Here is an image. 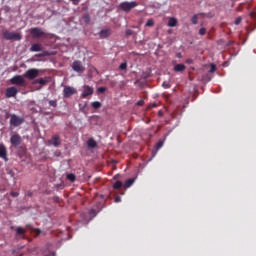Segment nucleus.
Segmentation results:
<instances>
[{"label":"nucleus","instance_id":"f257e3e1","mask_svg":"<svg viewBox=\"0 0 256 256\" xmlns=\"http://www.w3.org/2000/svg\"><path fill=\"white\" fill-rule=\"evenodd\" d=\"M3 37L6 41H21L23 39L21 33L9 32L8 30L3 31Z\"/></svg>","mask_w":256,"mask_h":256},{"label":"nucleus","instance_id":"f03ea898","mask_svg":"<svg viewBox=\"0 0 256 256\" xmlns=\"http://www.w3.org/2000/svg\"><path fill=\"white\" fill-rule=\"evenodd\" d=\"M25 76L23 75H15L10 79L11 85H17L18 87H26L27 82L25 81Z\"/></svg>","mask_w":256,"mask_h":256},{"label":"nucleus","instance_id":"7ed1b4c3","mask_svg":"<svg viewBox=\"0 0 256 256\" xmlns=\"http://www.w3.org/2000/svg\"><path fill=\"white\" fill-rule=\"evenodd\" d=\"M23 77H25L29 81H33V79H37V77H39V69L30 68L23 74Z\"/></svg>","mask_w":256,"mask_h":256},{"label":"nucleus","instance_id":"20e7f679","mask_svg":"<svg viewBox=\"0 0 256 256\" xmlns=\"http://www.w3.org/2000/svg\"><path fill=\"white\" fill-rule=\"evenodd\" d=\"M23 123H25V118L17 116L16 114L10 115V125L12 127H19V125H23Z\"/></svg>","mask_w":256,"mask_h":256},{"label":"nucleus","instance_id":"39448f33","mask_svg":"<svg viewBox=\"0 0 256 256\" xmlns=\"http://www.w3.org/2000/svg\"><path fill=\"white\" fill-rule=\"evenodd\" d=\"M137 2L132 1V2H122L120 3L119 7L121 11H124L125 13H129L132 9H135L137 7Z\"/></svg>","mask_w":256,"mask_h":256},{"label":"nucleus","instance_id":"423d86ee","mask_svg":"<svg viewBox=\"0 0 256 256\" xmlns=\"http://www.w3.org/2000/svg\"><path fill=\"white\" fill-rule=\"evenodd\" d=\"M30 33L35 39H39V37H45V32H43V30L39 27L31 28Z\"/></svg>","mask_w":256,"mask_h":256},{"label":"nucleus","instance_id":"0eeeda50","mask_svg":"<svg viewBox=\"0 0 256 256\" xmlns=\"http://www.w3.org/2000/svg\"><path fill=\"white\" fill-rule=\"evenodd\" d=\"M17 93H19V90L17 89V87L15 86L8 87L5 92V97L7 99H11V97H17Z\"/></svg>","mask_w":256,"mask_h":256},{"label":"nucleus","instance_id":"6e6552de","mask_svg":"<svg viewBox=\"0 0 256 256\" xmlns=\"http://www.w3.org/2000/svg\"><path fill=\"white\" fill-rule=\"evenodd\" d=\"M72 69L76 73H85V68L83 67V63L81 61L76 60L72 63Z\"/></svg>","mask_w":256,"mask_h":256},{"label":"nucleus","instance_id":"1a4fd4ad","mask_svg":"<svg viewBox=\"0 0 256 256\" xmlns=\"http://www.w3.org/2000/svg\"><path fill=\"white\" fill-rule=\"evenodd\" d=\"M77 93V90L74 87L71 86H65L63 90V95L66 99H69V97H72V95H75Z\"/></svg>","mask_w":256,"mask_h":256},{"label":"nucleus","instance_id":"9d476101","mask_svg":"<svg viewBox=\"0 0 256 256\" xmlns=\"http://www.w3.org/2000/svg\"><path fill=\"white\" fill-rule=\"evenodd\" d=\"M93 93H94L93 87H91L89 85H84L81 97H82V99H87L89 97V95H93Z\"/></svg>","mask_w":256,"mask_h":256},{"label":"nucleus","instance_id":"9b49d317","mask_svg":"<svg viewBox=\"0 0 256 256\" xmlns=\"http://www.w3.org/2000/svg\"><path fill=\"white\" fill-rule=\"evenodd\" d=\"M21 136L19 134H14L10 138V143L13 147H19L21 145Z\"/></svg>","mask_w":256,"mask_h":256},{"label":"nucleus","instance_id":"f8f14e48","mask_svg":"<svg viewBox=\"0 0 256 256\" xmlns=\"http://www.w3.org/2000/svg\"><path fill=\"white\" fill-rule=\"evenodd\" d=\"M50 145H53V147H59L61 145V138L58 134H55L52 136V139L48 141Z\"/></svg>","mask_w":256,"mask_h":256},{"label":"nucleus","instance_id":"ddd939ff","mask_svg":"<svg viewBox=\"0 0 256 256\" xmlns=\"http://www.w3.org/2000/svg\"><path fill=\"white\" fill-rule=\"evenodd\" d=\"M0 159H3V161H9V158L7 157V147H5V144H0Z\"/></svg>","mask_w":256,"mask_h":256},{"label":"nucleus","instance_id":"4468645a","mask_svg":"<svg viewBox=\"0 0 256 256\" xmlns=\"http://www.w3.org/2000/svg\"><path fill=\"white\" fill-rule=\"evenodd\" d=\"M111 29H104L99 32L100 39H107V37H111Z\"/></svg>","mask_w":256,"mask_h":256},{"label":"nucleus","instance_id":"2eb2a0df","mask_svg":"<svg viewBox=\"0 0 256 256\" xmlns=\"http://www.w3.org/2000/svg\"><path fill=\"white\" fill-rule=\"evenodd\" d=\"M30 51L32 53H37L39 51H43V46L39 43H34V44L31 45Z\"/></svg>","mask_w":256,"mask_h":256},{"label":"nucleus","instance_id":"dca6fc26","mask_svg":"<svg viewBox=\"0 0 256 256\" xmlns=\"http://www.w3.org/2000/svg\"><path fill=\"white\" fill-rule=\"evenodd\" d=\"M187 69V66H185V64H176L174 66V71L176 73H183V71H185Z\"/></svg>","mask_w":256,"mask_h":256},{"label":"nucleus","instance_id":"f3484780","mask_svg":"<svg viewBox=\"0 0 256 256\" xmlns=\"http://www.w3.org/2000/svg\"><path fill=\"white\" fill-rule=\"evenodd\" d=\"M25 233H27V230L23 229L22 227L16 228V235H18L20 239H25Z\"/></svg>","mask_w":256,"mask_h":256},{"label":"nucleus","instance_id":"a211bd4d","mask_svg":"<svg viewBox=\"0 0 256 256\" xmlns=\"http://www.w3.org/2000/svg\"><path fill=\"white\" fill-rule=\"evenodd\" d=\"M47 83H49V80L46 78H38L36 80H34V84L35 85H47Z\"/></svg>","mask_w":256,"mask_h":256},{"label":"nucleus","instance_id":"6ab92c4d","mask_svg":"<svg viewBox=\"0 0 256 256\" xmlns=\"http://www.w3.org/2000/svg\"><path fill=\"white\" fill-rule=\"evenodd\" d=\"M87 147H89V149H95L97 147V141L93 138H89L87 141Z\"/></svg>","mask_w":256,"mask_h":256},{"label":"nucleus","instance_id":"aec40b11","mask_svg":"<svg viewBox=\"0 0 256 256\" xmlns=\"http://www.w3.org/2000/svg\"><path fill=\"white\" fill-rule=\"evenodd\" d=\"M133 183H135V178H130V179L126 180L124 183L125 189H129V187H131V185H133Z\"/></svg>","mask_w":256,"mask_h":256},{"label":"nucleus","instance_id":"412c9836","mask_svg":"<svg viewBox=\"0 0 256 256\" xmlns=\"http://www.w3.org/2000/svg\"><path fill=\"white\" fill-rule=\"evenodd\" d=\"M66 179H68V181L71 183H75V181H77V176H75L73 173H69L67 174Z\"/></svg>","mask_w":256,"mask_h":256},{"label":"nucleus","instance_id":"4be33fe9","mask_svg":"<svg viewBox=\"0 0 256 256\" xmlns=\"http://www.w3.org/2000/svg\"><path fill=\"white\" fill-rule=\"evenodd\" d=\"M168 27H177V20L176 18H169Z\"/></svg>","mask_w":256,"mask_h":256},{"label":"nucleus","instance_id":"5701e85b","mask_svg":"<svg viewBox=\"0 0 256 256\" xmlns=\"http://www.w3.org/2000/svg\"><path fill=\"white\" fill-rule=\"evenodd\" d=\"M82 19L84 23H86V25H89V23H91V16L89 14H84Z\"/></svg>","mask_w":256,"mask_h":256},{"label":"nucleus","instance_id":"b1692460","mask_svg":"<svg viewBox=\"0 0 256 256\" xmlns=\"http://www.w3.org/2000/svg\"><path fill=\"white\" fill-rule=\"evenodd\" d=\"M164 144H165V141L159 140V141L157 142V144L155 145L156 151H159V149H161V147H163Z\"/></svg>","mask_w":256,"mask_h":256},{"label":"nucleus","instance_id":"393cba45","mask_svg":"<svg viewBox=\"0 0 256 256\" xmlns=\"http://www.w3.org/2000/svg\"><path fill=\"white\" fill-rule=\"evenodd\" d=\"M191 21L193 25H197L199 23V16L197 14L193 15Z\"/></svg>","mask_w":256,"mask_h":256},{"label":"nucleus","instance_id":"a878e982","mask_svg":"<svg viewBox=\"0 0 256 256\" xmlns=\"http://www.w3.org/2000/svg\"><path fill=\"white\" fill-rule=\"evenodd\" d=\"M93 109H101V102L95 101L91 103Z\"/></svg>","mask_w":256,"mask_h":256},{"label":"nucleus","instance_id":"bb28decb","mask_svg":"<svg viewBox=\"0 0 256 256\" xmlns=\"http://www.w3.org/2000/svg\"><path fill=\"white\" fill-rule=\"evenodd\" d=\"M121 187H123V182H121V181H116L113 184V189H120Z\"/></svg>","mask_w":256,"mask_h":256},{"label":"nucleus","instance_id":"cd10ccee","mask_svg":"<svg viewBox=\"0 0 256 256\" xmlns=\"http://www.w3.org/2000/svg\"><path fill=\"white\" fill-rule=\"evenodd\" d=\"M155 25V21L153 19H148L146 22V27H153Z\"/></svg>","mask_w":256,"mask_h":256},{"label":"nucleus","instance_id":"c85d7f7f","mask_svg":"<svg viewBox=\"0 0 256 256\" xmlns=\"http://www.w3.org/2000/svg\"><path fill=\"white\" fill-rule=\"evenodd\" d=\"M119 69H120V71L127 70V62L121 63L120 66H119Z\"/></svg>","mask_w":256,"mask_h":256},{"label":"nucleus","instance_id":"c756f323","mask_svg":"<svg viewBox=\"0 0 256 256\" xmlns=\"http://www.w3.org/2000/svg\"><path fill=\"white\" fill-rule=\"evenodd\" d=\"M217 71V66L215 64L210 65V73H215Z\"/></svg>","mask_w":256,"mask_h":256},{"label":"nucleus","instance_id":"7c9ffc66","mask_svg":"<svg viewBox=\"0 0 256 256\" xmlns=\"http://www.w3.org/2000/svg\"><path fill=\"white\" fill-rule=\"evenodd\" d=\"M162 87H164V89H171V84H169V82H163Z\"/></svg>","mask_w":256,"mask_h":256},{"label":"nucleus","instance_id":"2f4dec72","mask_svg":"<svg viewBox=\"0 0 256 256\" xmlns=\"http://www.w3.org/2000/svg\"><path fill=\"white\" fill-rule=\"evenodd\" d=\"M49 105L50 107H57V100H50Z\"/></svg>","mask_w":256,"mask_h":256},{"label":"nucleus","instance_id":"473e14b6","mask_svg":"<svg viewBox=\"0 0 256 256\" xmlns=\"http://www.w3.org/2000/svg\"><path fill=\"white\" fill-rule=\"evenodd\" d=\"M32 233H35L36 237H38V235H41V230L33 228Z\"/></svg>","mask_w":256,"mask_h":256},{"label":"nucleus","instance_id":"72a5a7b5","mask_svg":"<svg viewBox=\"0 0 256 256\" xmlns=\"http://www.w3.org/2000/svg\"><path fill=\"white\" fill-rule=\"evenodd\" d=\"M241 21H243V19L241 17H238L235 19L234 23L235 25H241Z\"/></svg>","mask_w":256,"mask_h":256},{"label":"nucleus","instance_id":"f704fd0d","mask_svg":"<svg viewBox=\"0 0 256 256\" xmlns=\"http://www.w3.org/2000/svg\"><path fill=\"white\" fill-rule=\"evenodd\" d=\"M125 34H126V37H131V35H133V30L127 29Z\"/></svg>","mask_w":256,"mask_h":256},{"label":"nucleus","instance_id":"c9c22d12","mask_svg":"<svg viewBox=\"0 0 256 256\" xmlns=\"http://www.w3.org/2000/svg\"><path fill=\"white\" fill-rule=\"evenodd\" d=\"M98 93H105V91H107V88L106 87H99L97 89Z\"/></svg>","mask_w":256,"mask_h":256},{"label":"nucleus","instance_id":"e433bc0d","mask_svg":"<svg viewBox=\"0 0 256 256\" xmlns=\"http://www.w3.org/2000/svg\"><path fill=\"white\" fill-rule=\"evenodd\" d=\"M136 105H138V107H143L145 105V101L144 100H139Z\"/></svg>","mask_w":256,"mask_h":256},{"label":"nucleus","instance_id":"4c0bfd02","mask_svg":"<svg viewBox=\"0 0 256 256\" xmlns=\"http://www.w3.org/2000/svg\"><path fill=\"white\" fill-rule=\"evenodd\" d=\"M205 33H207V29H205V28H200V30H199V35H205Z\"/></svg>","mask_w":256,"mask_h":256},{"label":"nucleus","instance_id":"58836bf2","mask_svg":"<svg viewBox=\"0 0 256 256\" xmlns=\"http://www.w3.org/2000/svg\"><path fill=\"white\" fill-rule=\"evenodd\" d=\"M157 108V103H151L148 105V109H155Z\"/></svg>","mask_w":256,"mask_h":256},{"label":"nucleus","instance_id":"ea45409f","mask_svg":"<svg viewBox=\"0 0 256 256\" xmlns=\"http://www.w3.org/2000/svg\"><path fill=\"white\" fill-rule=\"evenodd\" d=\"M10 195L12 197H19V192H11Z\"/></svg>","mask_w":256,"mask_h":256},{"label":"nucleus","instance_id":"a19ab883","mask_svg":"<svg viewBox=\"0 0 256 256\" xmlns=\"http://www.w3.org/2000/svg\"><path fill=\"white\" fill-rule=\"evenodd\" d=\"M74 5H77L81 0H70Z\"/></svg>","mask_w":256,"mask_h":256},{"label":"nucleus","instance_id":"79ce46f5","mask_svg":"<svg viewBox=\"0 0 256 256\" xmlns=\"http://www.w3.org/2000/svg\"><path fill=\"white\" fill-rule=\"evenodd\" d=\"M120 201H121V197H116V198H115V202H116V203H119Z\"/></svg>","mask_w":256,"mask_h":256},{"label":"nucleus","instance_id":"37998d69","mask_svg":"<svg viewBox=\"0 0 256 256\" xmlns=\"http://www.w3.org/2000/svg\"><path fill=\"white\" fill-rule=\"evenodd\" d=\"M54 201H55V203H59V197H54Z\"/></svg>","mask_w":256,"mask_h":256},{"label":"nucleus","instance_id":"c03bdc74","mask_svg":"<svg viewBox=\"0 0 256 256\" xmlns=\"http://www.w3.org/2000/svg\"><path fill=\"white\" fill-rule=\"evenodd\" d=\"M90 213H91V214L95 213V210H90Z\"/></svg>","mask_w":256,"mask_h":256},{"label":"nucleus","instance_id":"a18cd8bd","mask_svg":"<svg viewBox=\"0 0 256 256\" xmlns=\"http://www.w3.org/2000/svg\"><path fill=\"white\" fill-rule=\"evenodd\" d=\"M250 15H251V17H254V16H255V14H254V13H251Z\"/></svg>","mask_w":256,"mask_h":256},{"label":"nucleus","instance_id":"49530a36","mask_svg":"<svg viewBox=\"0 0 256 256\" xmlns=\"http://www.w3.org/2000/svg\"><path fill=\"white\" fill-rule=\"evenodd\" d=\"M28 195H29V197H31L32 193H31V192H28Z\"/></svg>","mask_w":256,"mask_h":256}]
</instances>
